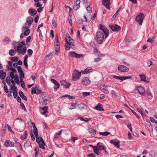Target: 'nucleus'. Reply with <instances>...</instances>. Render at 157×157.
Returning <instances> with one entry per match:
<instances>
[{
    "label": "nucleus",
    "mask_w": 157,
    "mask_h": 157,
    "mask_svg": "<svg viewBox=\"0 0 157 157\" xmlns=\"http://www.w3.org/2000/svg\"><path fill=\"white\" fill-rule=\"evenodd\" d=\"M100 29L101 31L98 32L96 34V40L97 43L98 44H101L104 39V34L105 37H107L109 33L107 28L101 24L99 25Z\"/></svg>",
    "instance_id": "1"
},
{
    "label": "nucleus",
    "mask_w": 157,
    "mask_h": 157,
    "mask_svg": "<svg viewBox=\"0 0 157 157\" xmlns=\"http://www.w3.org/2000/svg\"><path fill=\"white\" fill-rule=\"evenodd\" d=\"M88 130L89 133L92 135H94L96 134V130L94 129L89 128Z\"/></svg>",
    "instance_id": "37"
},
{
    "label": "nucleus",
    "mask_w": 157,
    "mask_h": 157,
    "mask_svg": "<svg viewBox=\"0 0 157 157\" xmlns=\"http://www.w3.org/2000/svg\"><path fill=\"white\" fill-rule=\"evenodd\" d=\"M109 26L111 28V30L114 32H118L121 29L120 26L117 25H109Z\"/></svg>",
    "instance_id": "7"
},
{
    "label": "nucleus",
    "mask_w": 157,
    "mask_h": 157,
    "mask_svg": "<svg viewBox=\"0 0 157 157\" xmlns=\"http://www.w3.org/2000/svg\"><path fill=\"white\" fill-rule=\"evenodd\" d=\"M139 94L141 95H144L145 94V90L144 87L142 86H139L136 88Z\"/></svg>",
    "instance_id": "10"
},
{
    "label": "nucleus",
    "mask_w": 157,
    "mask_h": 157,
    "mask_svg": "<svg viewBox=\"0 0 157 157\" xmlns=\"http://www.w3.org/2000/svg\"><path fill=\"white\" fill-rule=\"evenodd\" d=\"M33 127L34 129V130L33 131V132L34 133L38 132V131L37 130V128L36 127V125H34V126H33Z\"/></svg>",
    "instance_id": "56"
},
{
    "label": "nucleus",
    "mask_w": 157,
    "mask_h": 157,
    "mask_svg": "<svg viewBox=\"0 0 157 157\" xmlns=\"http://www.w3.org/2000/svg\"><path fill=\"white\" fill-rule=\"evenodd\" d=\"M78 118L81 121L85 122H87L90 120V119H88L87 118H83L82 117H78Z\"/></svg>",
    "instance_id": "39"
},
{
    "label": "nucleus",
    "mask_w": 157,
    "mask_h": 157,
    "mask_svg": "<svg viewBox=\"0 0 157 157\" xmlns=\"http://www.w3.org/2000/svg\"><path fill=\"white\" fill-rule=\"evenodd\" d=\"M16 53L15 52L13 49L10 50L9 52V54L11 56H13L15 55Z\"/></svg>",
    "instance_id": "41"
},
{
    "label": "nucleus",
    "mask_w": 157,
    "mask_h": 157,
    "mask_svg": "<svg viewBox=\"0 0 157 157\" xmlns=\"http://www.w3.org/2000/svg\"><path fill=\"white\" fill-rule=\"evenodd\" d=\"M28 12L32 16L35 15L37 13V11L34 9H29L28 10Z\"/></svg>",
    "instance_id": "24"
},
{
    "label": "nucleus",
    "mask_w": 157,
    "mask_h": 157,
    "mask_svg": "<svg viewBox=\"0 0 157 157\" xmlns=\"http://www.w3.org/2000/svg\"><path fill=\"white\" fill-rule=\"evenodd\" d=\"M140 78L141 81H143L145 82H146L148 83L149 82V80H146V77L144 75H140Z\"/></svg>",
    "instance_id": "28"
},
{
    "label": "nucleus",
    "mask_w": 157,
    "mask_h": 157,
    "mask_svg": "<svg viewBox=\"0 0 157 157\" xmlns=\"http://www.w3.org/2000/svg\"><path fill=\"white\" fill-rule=\"evenodd\" d=\"M18 59L17 56H14L12 57L11 59V60L13 62H16L17 61Z\"/></svg>",
    "instance_id": "47"
},
{
    "label": "nucleus",
    "mask_w": 157,
    "mask_h": 157,
    "mask_svg": "<svg viewBox=\"0 0 157 157\" xmlns=\"http://www.w3.org/2000/svg\"><path fill=\"white\" fill-rule=\"evenodd\" d=\"M94 109L95 110L100 111L104 110L103 105L100 103H98L96 106L94 107Z\"/></svg>",
    "instance_id": "21"
},
{
    "label": "nucleus",
    "mask_w": 157,
    "mask_h": 157,
    "mask_svg": "<svg viewBox=\"0 0 157 157\" xmlns=\"http://www.w3.org/2000/svg\"><path fill=\"white\" fill-rule=\"evenodd\" d=\"M111 92V94L113 96H114V97H116L117 96V93L114 90H112Z\"/></svg>",
    "instance_id": "52"
},
{
    "label": "nucleus",
    "mask_w": 157,
    "mask_h": 157,
    "mask_svg": "<svg viewBox=\"0 0 157 157\" xmlns=\"http://www.w3.org/2000/svg\"><path fill=\"white\" fill-rule=\"evenodd\" d=\"M92 71V69L91 67H88L85 69L82 72V74H87L91 72Z\"/></svg>",
    "instance_id": "32"
},
{
    "label": "nucleus",
    "mask_w": 157,
    "mask_h": 157,
    "mask_svg": "<svg viewBox=\"0 0 157 157\" xmlns=\"http://www.w3.org/2000/svg\"><path fill=\"white\" fill-rule=\"evenodd\" d=\"M97 148H96L95 150V154L98 155L101 153L100 151L104 149V147L102 143L99 142L97 144V146H96Z\"/></svg>",
    "instance_id": "3"
},
{
    "label": "nucleus",
    "mask_w": 157,
    "mask_h": 157,
    "mask_svg": "<svg viewBox=\"0 0 157 157\" xmlns=\"http://www.w3.org/2000/svg\"><path fill=\"white\" fill-rule=\"evenodd\" d=\"M11 80L10 77L9 76L6 78V81L8 85H10Z\"/></svg>",
    "instance_id": "43"
},
{
    "label": "nucleus",
    "mask_w": 157,
    "mask_h": 157,
    "mask_svg": "<svg viewBox=\"0 0 157 157\" xmlns=\"http://www.w3.org/2000/svg\"><path fill=\"white\" fill-rule=\"evenodd\" d=\"M110 143L114 144L115 147L117 148L120 147L119 142L118 140H112L110 141Z\"/></svg>",
    "instance_id": "19"
},
{
    "label": "nucleus",
    "mask_w": 157,
    "mask_h": 157,
    "mask_svg": "<svg viewBox=\"0 0 157 157\" xmlns=\"http://www.w3.org/2000/svg\"><path fill=\"white\" fill-rule=\"evenodd\" d=\"M113 78L116 79H118L120 80L121 81H123L126 79H129L131 78V77L130 76H119L116 75H114L113 76Z\"/></svg>",
    "instance_id": "12"
},
{
    "label": "nucleus",
    "mask_w": 157,
    "mask_h": 157,
    "mask_svg": "<svg viewBox=\"0 0 157 157\" xmlns=\"http://www.w3.org/2000/svg\"><path fill=\"white\" fill-rule=\"evenodd\" d=\"M77 107L80 109H86V105L84 104H79L78 105Z\"/></svg>",
    "instance_id": "29"
},
{
    "label": "nucleus",
    "mask_w": 157,
    "mask_h": 157,
    "mask_svg": "<svg viewBox=\"0 0 157 157\" xmlns=\"http://www.w3.org/2000/svg\"><path fill=\"white\" fill-rule=\"evenodd\" d=\"M31 38V36H28L26 40V43L27 44L30 41Z\"/></svg>",
    "instance_id": "61"
},
{
    "label": "nucleus",
    "mask_w": 157,
    "mask_h": 157,
    "mask_svg": "<svg viewBox=\"0 0 157 157\" xmlns=\"http://www.w3.org/2000/svg\"><path fill=\"white\" fill-rule=\"evenodd\" d=\"M28 135L27 132V131H25L24 133L21 136V140H24L26 139Z\"/></svg>",
    "instance_id": "35"
},
{
    "label": "nucleus",
    "mask_w": 157,
    "mask_h": 157,
    "mask_svg": "<svg viewBox=\"0 0 157 157\" xmlns=\"http://www.w3.org/2000/svg\"><path fill=\"white\" fill-rule=\"evenodd\" d=\"M10 76L11 77V78H12L11 79H13V78H14V77L16 76V74L15 75H14V74L12 72H10Z\"/></svg>",
    "instance_id": "58"
},
{
    "label": "nucleus",
    "mask_w": 157,
    "mask_h": 157,
    "mask_svg": "<svg viewBox=\"0 0 157 157\" xmlns=\"http://www.w3.org/2000/svg\"><path fill=\"white\" fill-rule=\"evenodd\" d=\"M54 43H55V46H57L58 47L59 46V40H55V41H54Z\"/></svg>",
    "instance_id": "51"
},
{
    "label": "nucleus",
    "mask_w": 157,
    "mask_h": 157,
    "mask_svg": "<svg viewBox=\"0 0 157 157\" xmlns=\"http://www.w3.org/2000/svg\"><path fill=\"white\" fill-rule=\"evenodd\" d=\"M101 88L105 91V93L106 94L109 93V91L107 89V87L106 85H102Z\"/></svg>",
    "instance_id": "33"
},
{
    "label": "nucleus",
    "mask_w": 157,
    "mask_h": 157,
    "mask_svg": "<svg viewBox=\"0 0 157 157\" xmlns=\"http://www.w3.org/2000/svg\"><path fill=\"white\" fill-rule=\"evenodd\" d=\"M147 122V123L146 124L148 128V129L150 131H152L153 130L152 126L151 125V124L150 121L147 120L146 121Z\"/></svg>",
    "instance_id": "26"
},
{
    "label": "nucleus",
    "mask_w": 157,
    "mask_h": 157,
    "mask_svg": "<svg viewBox=\"0 0 157 157\" xmlns=\"http://www.w3.org/2000/svg\"><path fill=\"white\" fill-rule=\"evenodd\" d=\"M80 0H77L75 2V4L73 8L75 10H76L78 9L80 7Z\"/></svg>",
    "instance_id": "23"
},
{
    "label": "nucleus",
    "mask_w": 157,
    "mask_h": 157,
    "mask_svg": "<svg viewBox=\"0 0 157 157\" xmlns=\"http://www.w3.org/2000/svg\"><path fill=\"white\" fill-rule=\"evenodd\" d=\"M31 145V143L30 141H27L24 144V147L27 148L29 147V146Z\"/></svg>",
    "instance_id": "40"
},
{
    "label": "nucleus",
    "mask_w": 157,
    "mask_h": 157,
    "mask_svg": "<svg viewBox=\"0 0 157 157\" xmlns=\"http://www.w3.org/2000/svg\"><path fill=\"white\" fill-rule=\"evenodd\" d=\"M33 21V19L31 17H28L27 18L26 22L28 23L29 26H30Z\"/></svg>",
    "instance_id": "31"
},
{
    "label": "nucleus",
    "mask_w": 157,
    "mask_h": 157,
    "mask_svg": "<svg viewBox=\"0 0 157 157\" xmlns=\"http://www.w3.org/2000/svg\"><path fill=\"white\" fill-rule=\"evenodd\" d=\"M10 69L12 71L11 72H12L13 73H16L17 72V70L16 69L13 67L10 68Z\"/></svg>",
    "instance_id": "64"
},
{
    "label": "nucleus",
    "mask_w": 157,
    "mask_h": 157,
    "mask_svg": "<svg viewBox=\"0 0 157 157\" xmlns=\"http://www.w3.org/2000/svg\"><path fill=\"white\" fill-rule=\"evenodd\" d=\"M137 110L141 114L143 118H144V117H145L147 116V115L146 114H143L142 111L141 110V109L140 108H138L137 109Z\"/></svg>",
    "instance_id": "44"
},
{
    "label": "nucleus",
    "mask_w": 157,
    "mask_h": 157,
    "mask_svg": "<svg viewBox=\"0 0 157 157\" xmlns=\"http://www.w3.org/2000/svg\"><path fill=\"white\" fill-rule=\"evenodd\" d=\"M51 81L54 85L53 87V88L54 89H56V90L59 88V83L56 80L52 78L51 79Z\"/></svg>",
    "instance_id": "17"
},
{
    "label": "nucleus",
    "mask_w": 157,
    "mask_h": 157,
    "mask_svg": "<svg viewBox=\"0 0 157 157\" xmlns=\"http://www.w3.org/2000/svg\"><path fill=\"white\" fill-rule=\"evenodd\" d=\"M86 10L89 13H90L92 12V10L90 7V6H88L87 7Z\"/></svg>",
    "instance_id": "63"
},
{
    "label": "nucleus",
    "mask_w": 157,
    "mask_h": 157,
    "mask_svg": "<svg viewBox=\"0 0 157 157\" xmlns=\"http://www.w3.org/2000/svg\"><path fill=\"white\" fill-rule=\"evenodd\" d=\"M90 82V81L88 78L85 77L84 78L82 81V83L85 85H89Z\"/></svg>",
    "instance_id": "20"
},
{
    "label": "nucleus",
    "mask_w": 157,
    "mask_h": 157,
    "mask_svg": "<svg viewBox=\"0 0 157 157\" xmlns=\"http://www.w3.org/2000/svg\"><path fill=\"white\" fill-rule=\"evenodd\" d=\"M61 85L64 86L66 88H68L71 84L65 81H62L61 82Z\"/></svg>",
    "instance_id": "27"
},
{
    "label": "nucleus",
    "mask_w": 157,
    "mask_h": 157,
    "mask_svg": "<svg viewBox=\"0 0 157 157\" xmlns=\"http://www.w3.org/2000/svg\"><path fill=\"white\" fill-rule=\"evenodd\" d=\"M34 6H36L37 7L42 6V5L40 4V2H38L37 3L34 4Z\"/></svg>",
    "instance_id": "59"
},
{
    "label": "nucleus",
    "mask_w": 157,
    "mask_h": 157,
    "mask_svg": "<svg viewBox=\"0 0 157 157\" xmlns=\"http://www.w3.org/2000/svg\"><path fill=\"white\" fill-rule=\"evenodd\" d=\"M117 69L119 71L124 72H127L129 70V68H128L123 65H120L118 67Z\"/></svg>",
    "instance_id": "8"
},
{
    "label": "nucleus",
    "mask_w": 157,
    "mask_h": 157,
    "mask_svg": "<svg viewBox=\"0 0 157 157\" xmlns=\"http://www.w3.org/2000/svg\"><path fill=\"white\" fill-rule=\"evenodd\" d=\"M17 69L18 71L19 74L20 78H24L25 77V76L21 67L20 66H18L17 67Z\"/></svg>",
    "instance_id": "14"
},
{
    "label": "nucleus",
    "mask_w": 157,
    "mask_h": 157,
    "mask_svg": "<svg viewBox=\"0 0 157 157\" xmlns=\"http://www.w3.org/2000/svg\"><path fill=\"white\" fill-rule=\"evenodd\" d=\"M67 37L65 38L66 43L65 45V49L66 50H68L70 47L75 45L74 40L72 39L68 34L67 35Z\"/></svg>",
    "instance_id": "2"
},
{
    "label": "nucleus",
    "mask_w": 157,
    "mask_h": 157,
    "mask_svg": "<svg viewBox=\"0 0 157 157\" xmlns=\"http://www.w3.org/2000/svg\"><path fill=\"white\" fill-rule=\"evenodd\" d=\"M28 52V53L29 55V56H31L33 52V50L31 49H29L27 51Z\"/></svg>",
    "instance_id": "53"
},
{
    "label": "nucleus",
    "mask_w": 157,
    "mask_h": 157,
    "mask_svg": "<svg viewBox=\"0 0 157 157\" xmlns=\"http://www.w3.org/2000/svg\"><path fill=\"white\" fill-rule=\"evenodd\" d=\"M20 106L21 107L22 109H24L25 112L27 111V110L24 105V104L22 102L20 103Z\"/></svg>",
    "instance_id": "49"
},
{
    "label": "nucleus",
    "mask_w": 157,
    "mask_h": 157,
    "mask_svg": "<svg viewBox=\"0 0 157 157\" xmlns=\"http://www.w3.org/2000/svg\"><path fill=\"white\" fill-rule=\"evenodd\" d=\"M25 45V43L24 41H21L19 43L18 46L17 47H22V46Z\"/></svg>",
    "instance_id": "46"
},
{
    "label": "nucleus",
    "mask_w": 157,
    "mask_h": 157,
    "mask_svg": "<svg viewBox=\"0 0 157 157\" xmlns=\"http://www.w3.org/2000/svg\"><path fill=\"white\" fill-rule=\"evenodd\" d=\"M30 31L29 29H27L25 31L24 33L25 36H27L29 34Z\"/></svg>",
    "instance_id": "50"
},
{
    "label": "nucleus",
    "mask_w": 157,
    "mask_h": 157,
    "mask_svg": "<svg viewBox=\"0 0 157 157\" xmlns=\"http://www.w3.org/2000/svg\"><path fill=\"white\" fill-rule=\"evenodd\" d=\"M34 134L35 135L36 137V142L37 143H39L40 142L39 141V137L38 135V132L34 133Z\"/></svg>",
    "instance_id": "48"
},
{
    "label": "nucleus",
    "mask_w": 157,
    "mask_h": 157,
    "mask_svg": "<svg viewBox=\"0 0 157 157\" xmlns=\"http://www.w3.org/2000/svg\"><path fill=\"white\" fill-rule=\"evenodd\" d=\"M110 133L107 132H100L99 134L103 136H106L109 135Z\"/></svg>",
    "instance_id": "45"
},
{
    "label": "nucleus",
    "mask_w": 157,
    "mask_h": 157,
    "mask_svg": "<svg viewBox=\"0 0 157 157\" xmlns=\"http://www.w3.org/2000/svg\"><path fill=\"white\" fill-rule=\"evenodd\" d=\"M37 74H35L34 75H31V78L32 80H33V81H34L36 78H37Z\"/></svg>",
    "instance_id": "54"
},
{
    "label": "nucleus",
    "mask_w": 157,
    "mask_h": 157,
    "mask_svg": "<svg viewBox=\"0 0 157 157\" xmlns=\"http://www.w3.org/2000/svg\"><path fill=\"white\" fill-rule=\"evenodd\" d=\"M13 79H14V80L15 81V83H16L18 85H20V82L17 74H16V76L14 77V78H13Z\"/></svg>",
    "instance_id": "38"
},
{
    "label": "nucleus",
    "mask_w": 157,
    "mask_h": 157,
    "mask_svg": "<svg viewBox=\"0 0 157 157\" xmlns=\"http://www.w3.org/2000/svg\"><path fill=\"white\" fill-rule=\"evenodd\" d=\"M48 100L45 98V96L42 95L41 96L40 99V103L42 105H45L48 103Z\"/></svg>",
    "instance_id": "5"
},
{
    "label": "nucleus",
    "mask_w": 157,
    "mask_h": 157,
    "mask_svg": "<svg viewBox=\"0 0 157 157\" xmlns=\"http://www.w3.org/2000/svg\"><path fill=\"white\" fill-rule=\"evenodd\" d=\"M48 107L46 106H44L43 108L40 107V109H41L40 110L41 113L43 115H45V116L46 117V116L45 115H46V113H48Z\"/></svg>",
    "instance_id": "18"
},
{
    "label": "nucleus",
    "mask_w": 157,
    "mask_h": 157,
    "mask_svg": "<svg viewBox=\"0 0 157 157\" xmlns=\"http://www.w3.org/2000/svg\"><path fill=\"white\" fill-rule=\"evenodd\" d=\"M144 17V16L142 13H140L136 17V20L140 25H142Z\"/></svg>",
    "instance_id": "6"
},
{
    "label": "nucleus",
    "mask_w": 157,
    "mask_h": 157,
    "mask_svg": "<svg viewBox=\"0 0 157 157\" xmlns=\"http://www.w3.org/2000/svg\"><path fill=\"white\" fill-rule=\"evenodd\" d=\"M6 73L2 70H0V77L1 79H4L6 76Z\"/></svg>",
    "instance_id": "25"
},
{
    "label": "nucleus",
    "mask_w": 157,
    "mask_h": 157,
    "mask_svg": "<svg viewBox=\"0 0 157 157\" xmlns=\"http://www.w3.org/2000/svg\"><path fill=\"white\" fill-rule=\"evenodd\" d=\"M82 94L84 96H87L89 95L90 94V93L89 92H83Z\"/></svg>",
    "instance_id": "57"
},
{
    "label": "nucleus",
    "mask_w": 157,
    "mask_h": 157,
    "mask_svg": "<svg viewBox=\"0 0 157 157\" xmlns=\"http://www.w3.org/2000/svg\"><path fill=\"white\" fill-rule=\"evenodd\" d=\"M70 56L73 57H75L76 58H80L82 57L83 55L81 54H78L74 52H69Z\"/></svg>",
    "instance_id": "9"
},
{
    "label": "nucleus",
    "mask_w": 157,
    "mask_h": 157,
    "mask_svg": "<svg viewBox=\"0 0 157 157\" xmlns=\"http://www.w3.org/2000/svg\"><path fill=\"white\" fill-rule=\"evenodd\" d=\"M36 86L35 88L32 87L31 89V94H36Z\"/></svg>",
    "instance_id": "42"
},
{
    "label": "nucleus",
    "mask_w": 157,
    "mask_h": 157,
    "mask_svg": "<svg viewBox=\"0 0 157 157\" xmlns=\"http://www.w3.org/2000/svg\"><path fill=\"white\" fill-rule=\"evenodd\" d=\"M22 47H17V51L19 53V54H21L22 53L23 55H24L25 53L26 52V47H25L23 48V50L22 51Z\"/></svg>",
    "instance_id": "16"
},
{
    "label": "nucleus",
    "mask_w": 157,
    "mask_h": 157,
    "mask_svg": "<svg viewBox=\"0 0 157 157\" xmlns=\"http://www.w3.org/2000/svg\"><path fill=\"white\" fill-rule=\"evenodd\" d=\"M102 4L105 6L106 8L109 10L110 7L109 6L110 0H102Z\"/></svg>",
    "instance_id": "15"
},
{
    "label": "nucleus",
    "mask_w": 157,
    "mask_h": 157,
    "mask_svg": "<svg viewBox=\"0 0 157 157\" xmlns=\"http://www.w3.org/2000/svg\"><path fill=\"white\" fill-rule=\"evenodd\" d=\"M88 19H86L85 20L86 22H89L90 21L91 19L92 16L90 13H89L88 15H86Z\"/></svg>",
    "instance_id": "36"
},
{
    "label": "nucleus",
    "mask_w": 157,
    "mask_h": 157,
    "mask_svg": "<svg viewBox=\"0 0 157 157\" xmlns=\"http://www.w3.org/2000/svg\"><path fill=\"white\" fill-rule=\"evenodd\" d=\"M81 72H79L77 70L74 71L73 73V80L76 81L78 80L80 78Z\"/></svg>",
    "instance_id": "4"
},
{
    "label": "nucleus",
    "mask_w": 157,
    "mask_h": 157,
    "mask_svg": "<svg viewBox=\"0 0 157 157\" xmlns=\"http://www.w3.org/2000/svg\"><path fill=\"white\" fill-rule=\"evenodd\" d=\"M20 96L21 98L23 100L26 101H27V97L25 96L21 90H20L19 92Z\"/></svg>",
    "instance_id": "30"
},
{
    "label": "nucleus",
    "mask_w": 157,
    "mask_h": 157,
    "mask_svg": "<svg viewBox=\"0 0 157 157\" xmlns=\"http://www.w3.org/2000/svg\"><path fill=\"white\" fill-rule=\"evenodd\" d=\"M52 24H53V25L54 27H56V26L57 24H56V22L55 21L54 19H52Z\"/></svg>",
    "instance_id": "62"
},
{
    "label": "nucleus",
    "mask_w": 157,
    "mask_h": 157,
    "mask_svg": "<svg viewBox=\"0 0 157 157\" xmlns=\"http://www.w3.org/2000/svg\"><path fill=\"white\" fill-rule=\"evenodd\" d=\"M77 104V103H71L69 104V108L70 109H75L76 107V105Z\"/></svg>",
    "instance_id": "34"
},
{
    "label": "nucleus",
    "mask_w": 157,
    "mask_h": 157,
    "mask_svg": "<svg viewBox=\"0 0 157 157\" xmlns=\"http://www.w3.org/2000/svg\"><path fill=\"white\" fill-rule=\"evenodd\" d=\"M55 47V49H56L55 51L56 52L55 53V54H56V55H58V52L59 50V47H58V46L56 47V46Z\"/></svg>",
    "instance_id": "55"
},
{
    "label": "nucleus",
    "mask_w": 157,
    "mask_h": 157,
    "mask_svg": "<svg viewBox=\"0 0 157 157\" xmlns=\"http://www.w3.org/2000/svg\"><path fill=\"white\" fill-rule=\"evenodd\" d=\"M10 38H9L8 37H6L3 40V41L4 42H6V41H8V42L10 41Z\"/></svg>",
    "instance_id": "60"
},
{
    "label": "nucleus",
    "mask_w": 157,
    "mask_h": 157,
    "mask_svg": "<svg viewBox=\"0 0 157 157\" xmlns=\"http://www.w3.org/2000/svg\"><path fill=\"white\" fill-rule=\"evenodd\" d=\"M39 141L40 142L39 143H38L39 147L43 149H44L45 147L44 146L45 145V144L43 138L41 136L39 137Z\"/></svg>",
    "instance_id": "13"
},
{
    "label": "nucleus",
    "mask_w": 157,
    "mask_h": 157,
    "mask_svg": "<svg viewBox=\"0 0 157 157\" xmlns=\"http://www.w3.org/2000/svg\"><path fill=\"white\" fill-rule=\"evenodd\" d=\"M2 83L4 84V89L5 92L7 94V96L8 98L10 97L11 96V93H12V91H9L8 90V87L7 85H6L5 82L4 81L2 82Z\"/></svg>",
    "instance_id": "11"
},
{
    "label": "nucleus",
    "mask_w": 157,
    "mask_h": 157,
    "mask_svg": "<svg viewBox=\"0 0 157 157\" xmlns=\"http://www.w3.org/2000/svg\"><path fill=\"white\" fill-rule=\"evenodd\" d=\"M5 146L6 147H14V143L13 142L11 141L10 140L6 141L4 143Z\"/></svg>",
    "instance_id": "22"
}]
</instances>
